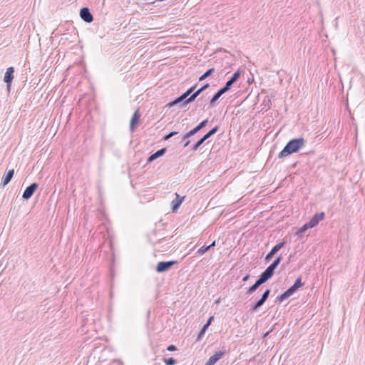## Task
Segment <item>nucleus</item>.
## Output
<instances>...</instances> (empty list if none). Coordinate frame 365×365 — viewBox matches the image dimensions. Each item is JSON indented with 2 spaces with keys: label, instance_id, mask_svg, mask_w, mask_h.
I'll return each instance as SVG.
<instances>
[{
  "label": "nucleus",
  "instance_id": "37",
  "mask_svg": "<svg viewBox=\"0 0 365 365\" xmlns=\"http://www.w3.org/2000/svg\"><path fill=\"white\" fill-rule=\"evenodd\" d=\"M304 233V232L303 231H301V230H300V229H299V230H297V232H296V235H298V236H300V237H301V236H302V235H303Z\"/></svg>",
  "mask_w": 365,
  "mask_h": 365
},
{
  "label": "nucleus",
  "instance_id": "5",
  "mask_svg": "<svg viewBox=\"0 0 365 365\" xmlns=\"http://www.w3.org/2000/svg\"><path fill=\"white\" fill-rule=\"evenodd\" d=\"M282 260V256L280 255L279 256L277 257L266 268L263 272L267 275L269 278H272L274 273V270L277 269V267L279 266L280 262Z\"/></svg>",
  "mask_w": 365,
  "mask_h": 365
},
{
  "label": "nucleus",
  "instance_id": "27",
  "mask_svg": "<svg viewBox=\"0 0 365 365\" xmlns=\"http://www.w3.org/2000/svg\"><path fill=\"white\" fill-rule=\"evenodd\" d=\"M210 250L209 249V247L208 246H206V245H204V246H202L197 252V253L200 255H204L205 253H206L207 252H208Z\"/></svg>",
  "mask_w": 365,
  "mask_h": 365
},
{
  "label": "nucleus",
  "instance_id": "21",
  "mask_svg": "<svg viewBox=\"0 0 365 365\" xmlns=\"http://www.w3.org/2000/svg\"><path fill=\"white\" fill-rule=\"evenodd\" d=\"M219 130V126L216 125L214 128H212L210 130H209L206 134H205L202 138L203 140H206L209 138H210L212 135L215 134Z\"/></svg>",
  "mask_w": 365,
  "mask_h": 365
},
{
  "label": "nucleus",
  "instance_id": "28",
  "mask_svg": "<svg viewBox=\"0 0 365 365\" xmlns=\"http://www.w3.org/2000/svg\"><path fill=\"white\" fill-rule=\"evenodd\" d=\"M231 88H232V86H230V84H228L226 82L225 86L220 88V91H221L222 93L224 94L226 92H227L228 91H230Z\"/></svg>",
  "mask_w": 365,
  "mask_h": 365
},
{
  "label": "nucleus",
  "instance_id": "15",
  "mask_svg": "<svg viewBox=\"0 0 365 365\" xmlns=\"http://www.w3.org/2000/svg\"><path fill=\"white\" fill-rule=\"evenodd\" d=\"M14 175V169L6 171L2 177L1 182V186L5 187L7 184H9L10 182V181L11 180Z\"/></svg>",
  "mask_w": 365,
  "mask_h": 365
},
{
  "label": "nucleus",
  "instance_id": "14",
  "mask_svg": "<svg viewBox=\"0 0 365 365\" xmlns=\"http://www.w3.org/2000/svg\"><path fill=\"white\" fill-rule=\"evenodd\" d=\"M175 198L171 202L172 212H176L181 205L185 197H181L179 194L175 193Z\"/></svg>",
  "mask_w": 365,
  "mask_h": 365
},
{
  "label": "nucleus",
  "instance_id": "6",
  "mask_svg": "<svg viewBox=\"0 0 365 365\" xmlns=\"http://www.w3.org/2000/svg\"><path fill=\"white\" fill-rule=\"evenodd\" d=\"M286 241L283 240L282 242L275 245L265 256L264 262L266 263L270 262L272 259L274 257V256L277 253V252H279L280 249L284 247Z\"/></svg>",
  "mask_w": 365,
  "mask_h": 365
},
{
  "label": "nucleus",
  "instance_id": "30",
  "mask_svg": "<svg viewBox=\"0 0 365 365\" xmlns=\"http://www.w3.org/2000/svg\"><path fill=\"white\" fill-rule=\"evenodd\" d=\"M179 132L178 131H172L170 132V133H168V135H165L163 138V140H169L170 138L176 135Z\"/></svg>",
  "mask_w": 365,
  "mask_h": 365
},
{
  "label": "nucleus",
  "instance_id": "34",
  "mask_svg": "<svg viewBox=\"0 0 365 365\" xmlns=\"http://www.w3.org/2000/svg\"><path fill=\"white\" fill-rule=\"evenodd\" d=\"M167 350L170 351H174L177 350V347L175 345L171 344L167 347Z\"/></svg>",
  "mask_w": 365,
  "mask_h": 365
},
{
  "label": "nucleus",
  "instance_id": "19",
  "mask_svg": "<svg viewBox=\"0 0 365 365\" xmlns=\"http://www.w3.org/2000/svg\"><path fill=\"white\" fill-rule=\"evenodd\" d=\"M223 95L220 89L213 95L209 101L208 108H212L215 106L217 101Z\"/></svg>",
  "mask_w": 365,
  "mask_h": 365
},
{
  "label": "nucleus",
  "instance_id": "25",
  "mask_svg": "<svg viewBox=\"0 0 365 365\" xmlns=\"http://www.w3.org/2000/svg\"><path fill=\"white\" fill-rule=\"evenodd\" d=\"M205 141V140H203V138L202 137L195 144L192 145L191 150L192 151H196Z\"/></svg>",
  "mask_w": 365,
  "mask_h": 365
},
{
  "label": "nucleus",
  "instance_id": "32",
  "mask_svg": "<svg viewBox=\"0 0 365 365\" xmlns=\"http://www.w3.org/2000/svg\"><path fill=\"white\" fill-rule=\"evenodd\" d=\"M257 289L256 288V287L254 284H252L251 287L248 288L247 291L246 292V294L250 295L252 293H254Z\"/></svg>",
  "mask_w": 365,
  "mask_h": 365
},
{
  "label": "nucleus",
  "instance_id": "22",
  "mask_svg": "<svg viewBox=\"0 0 365 365\" xmlns=\"http://www.w3.org/2000/svg\"><path fill=\"white\" fill-rule=\"evenodd\" d=\"M265 301H263L262 298H260L259 300H257L255 304H253L251 306L250 311L255 312L257 311L259 307H261L264 304Z\"/></svg>",
  "mask_w": 365,
  "mask_h": 365
},
{
  "label": "nucleus",
  "instance_id": "8",
  "mask_svg": "<svg viewBox=\"0 0 365 365\" xmlns=\"http://www.w3.org/2000/svg\"><path fill=\"white\" fill-rule=\"evenodd\" d=\"M210 87L209 83H205L196 91H193L187 100L184 103L185 104H190L195 101V99L199 96L203 91L207 89Z\"/></svg>",
  "mask_w": 365,
  "mask_h": 365
},
{
  "label": "nucleus",
  "instance_id": "9",
  "mask_svg": "<svg viewBox=\"0 0 365 365\" xmlns=\"http://www.w3.org/2000/svg\"><path fill=\"white\" fill-rule=\"evenodd\" d=\"M14 68L11 66L6 69L4 76V81L6 83L7 89L9 91L14 79Z\"/></svg>",
  "mask_w": 365,
  "mask_h": 365
},
{
  "label": "nucleus",
  "instance_id": "3",
  "mask_svg": "<svg viewBox=\"0 0 365 365\" xmlns=\"http://www.w3.org/2000/svg\"><path fill=\"white\" fill-rule=\"evenodd\" d=\"M303 285L304 283L302 282L301 277H298L290 287L277 297V299L280 302H284L294 294L297 290Z\"/></svg>",
  "mask_w": 365,
  "mask_h": 365
},
{
  "label": "nucleus",
  "instance_id": "26",
  "mask_svg": "<svg viewBox=\"0 0 365 365\" xmlns=\"http://www.w3.org/2000/svg\"><path fill=\"white\" fill-rule=\"evenodd\" d=\"M163 361L166 365H175L177 363V360L173 357L164 358Z\"/></svg>",
  "mask_w": 365,
  "mask_h": 365
},
{
  "label": "nucleus",
  "instance_id": "39",
  "mask_svg": "<svg viewBox=\"0 0 365 365\" xmlns=\"http://www.w3.org/2000/svg\"><path fill=\"white\" fill-rule=\"evenodd\" d=\"M270 332H271V331L266 332V333L264 334V337H267V336L269 334V333H270Z\"/></svg>",
  "mask_w": 365,
  "mask_h": 365
},
{
  "label": "nucleus",
  "instance_id": "23",
  "mask_svg": "<svg viewBox=\"0 0 365 365\" xmlns=\"http://www.w3.org/2000/svg\"><path fill=\"white\" fill-rule=\"evenodd\" d=\"M215 71L214 68H211L207 69L200 78L199 81H202L210 76H211Z\"/></svg>",
  "mask_w": 365,
  "mask_h": 365
},
{
  "label": "nucleus",
  "instance_id": "24",
  "mask_svg": "<svg viewBox=\"0 0 365 365\" xmlns=\"http://www.w3.org/2000/svg\"><path fill=\"white\" fill-rule=\"evenodd\" d=\"M207 329H208V327L207 326H205V325L202 326V327L201 328L200 331H199V333L197 334V336L196 339L197 341H200L202 339V337L204 336Z\"/></svg>",
  "mask_w": 365,
  "mask_h": 365
},
{
  "label": "nucleus",
  "instance_id": "17",
  "mask_svg": "<svg viewBox=\"0 0 365 365\" xmlns=\"http://www.w3.org/2000/svg\"><path fill=\"white\" fill-rule=\"evenodd\" d=\"M166 151H167V148H163L157 150L156 152H155L154 153L151 154L148 158L147 162L148 163H151V162L154 161L157 158H158L163 156V155H165Z\"/></svg>",
  "mask_w": 365,
  "mask_h": 365
},
{
  "label": "nucleus",
  "instance_id": "2",
  "mask_svg": "<svg viewBox=\"0 0 365 365\" xmlns=\"http://www.w3.org/2000/svg\"><path fill=\"white\" fill-rule=\"evenodd\" d=\"M196 87H197V84H195L193 86H191L185 93H183L182 95H180L179 97H178L175 100L169 102L166 106L168 108H171L175 106H178L179 108H180L186 107L188 104H185L184 103L187 100V98L190 97V96L192 94V93L195 90Z\"/></svg>",
  "mask_w": 365,
  "mask_h": 365
},
{
  "label": "nucleus",
  "instance_id": "35",
  "mask_svg": "<svg viewBox=\"0 0 365 365\" xmlns=\"http://www.w3.org/2000/svg\"><path fill=\"white\" fill-rule=\"evenodd\" d=\"M213 319H214V317H209V319H207V322L204 325H205L207 327H209L210 326Z\"/></svg>",
  "mask_w": 365,
  "mask_h": 365
},
{
  "label": "nucleus",
  "instance_id": "13",
  "mask_svg": "<svg viewBox=\"0 0 365 365\" xmlns=\"http://www.w3.org/2000/svg\"><path fill=\"white\" fill-rule=\"evenodd\" d=\"M225 351H216L212 356H211L204 365H214L217 361H219L225 354Z\"/></svg>",
  "mask_w": 365,
  "mask_h": 365
},
{
  "label": "nucleus",
  "instance_id": "1",
  "mask_svg": "<svg viewBox=\"0 0 365 365\" xmlns=\"http://www.w3.org/2000/svg\"><path fill=\"white\" fill-rule=\"evenodd\" d=\"M305 140L303 138H293L287 142L284 148L278 154L279 159L284 158L289 155L297 153L305 145Z\"/></svg>",
  "mask_w": 365,
  "mask_h": 365
},
{
  "label": "nucleus",
  "instance_id": "7",
  "mask_svg": "<svg viewBox=\"0 0 365 365\" xmlns=\"http://www.w3.org/2000/svg\"><path fill=\"white\" fill-rule=\"evenodd\" d=\"M177 263V261H161L157 264L155 271L158 273H162L169 270L174 264Z\"/></svg>",
  "mask_w": 365,
  "mask_h": 365
},
{
  "label": "nucleus",
  "instance_id": "12",
  "mask_svg": "<svg viewBox=\"0 0 365 365\" xmlns=\"http://www.w3.org/2000/svg\"><path fill=\"white\" fill-rule=\"evenodd\" d=\"M325 214L324 212L316 213L312 217V218L307 222L308 224H309L311 227L313 228L315 226H317L320 221L323 220Z\"/></svg>",
  "mask_w": 365,
  "mask_h": 365
},
{
  "label": "nucleus",
  "instance_id": "31",
  "mask_svg": "<svg viewBox=\"0 0 365 365\" xmlns=\"http://www.w3.org/2000/svg\"><path fill=\"white\" fill-rule=\"evenodd\" d=\"M271 292V290L269 289H267L264 293L262 294L261 298L262 299L263 301H267V298L269 297V294Z\"/></svg>",
  "mask_w": 365,
  "mask_h": 365
},
{
  "label": "nucleus",
  "instance_id": "33",
  "mask_svg": "<svg viewBox=\"0 0 365 365\" xmlns=\"http://www.w3.org/2000/svg\"><path fill=\"white\" fill-rule=\"evenodd\" d=\"M312 228L309 224L308 222H306L302 227H301L299 229L301 231H303L304 232L307 230L308 229Z\"/></svg>",
  "mask_w": 365,
  "mask_h": 365
},
{
  "label": "nucleus",
  "instance_id": "18",
  "mask_svg": "<svg viewBox=\"0 0 365 365\" xmlns=\"http://www.w3.org/2000/svg\"><path fill=\"white\" fill-rule=\"evenodd\" d=\"M270 278L267 277L263 272L259 275V278L256 280L254 285L258 289L262 284L267 282Z\"/></svg>",
  "mask_w": 365,
  "mask_h": 365
},
{
  "label": "nucleus",
  "instance_id": "38",
  "mask_svg": "<svg viewBox=\"0 0 365 365\" xmlns=\"http://www.w3.org/2000/svg\"><path fill=\"white\" fill-rule=\"evenodd\" d=\"M215 246V241H213L210 245H208L209 249L210 250L211 247Z\"/></svg>",
  "mask_w": 365,
  "mask_h": 365
},
{
  "label": "nucleus",
  "instance_id": "40",
  "mask_svg": "<svg viewBox=\"0 0 365 365\" xmlns=\"http://www.w3.org/2000/svg\"><path fill=\"white\" fill-rule=\"evenodd\" d=\"M164 240H165V238H162L157 243H160V242H163Z\"/></svg>",
  "mask_w": 365,
  "mask_h": 365
},
{
  "label": "nucleus",
  "instance_id": "20",
  "mask_svg": "<svg viewBox=\"0 0 365 365\" xmlns=\"http://www.w3.org/2000/svg\"><path fill=\"white\" fill-rule=\"evenodd\" d=\"M240 75H241V72L240 70L235 71L232 74V77L227 81V83L228 84H230V86H232L235 82H237L238 81V79L240 77Z\"/></svg>",
  "mask_w": 365,
  "mask_h": 365
},
{
  "label": "nucleus",
  "instance_id": "11",
  "mask_svg": "<svg viewBox=\"0 0 365 365\" xmlns=\"http://www.w3.org/2000/svg\"><path fill=\"white\" fill-rule=\"evenodd\" d=\"M81 18L86 23H91L93 21V16L88 7H83L80 10Z\"/></svg>",
  "mask_w": 365,
  "mask_h": 365
},
{
  "label": "nucleus",
  "instance_id": "36",
  "mask_svg": "<svg viewBox=\"0 0 365 365\" xmlns=\"http://www.w3.org/2000/svg\"><path fill=\"white\" fill-rule=\"evenodd\" d=\"M250 274H247L245 276L243 277L242 281L247 282L250 279Z\"/></svg>",
  "mask_w": 365,
  "mask_h": 365
},
{
  "label": "nucleus",
  "instance_id": "10",
  "mask_svg": "<svg viewBox=\"0 0 365 365\" xmlns=\"http://www.w3.org/2000/svg\"><path fill=\"white\" fill-rule=\"evenodd\" d=\"M38 187V184L37 182H33L30 185H29L23 192L22 197L24 200L30 199L34 193L36 192L37 188Z\"/></svg>",
  "mask_w": 365,
  "mask_h": 365
},
{
  "label": "nucleus",
  "instance_id": "4",
  "mask_svg": "<svg viewBox=\"0 0 365 365\" xmlns=\"http://www.w3.org/2000/svg\"><path fill=\"white\" fill-rule=\"evenodd\" d=\"M207 123H208V119L207 118V119L201 121L197 126H195L194 128H192V130H190L189 132H187V133H185L183 135L182 140L185 141V144L183 145L184 148H186L190 144V141L188 139L190 137H192V135H195L201 129L205 128L207 125Z\"/></svg>",
  "mask_w": 365,
  "mask_h": 365
},
{
  "label": "nucleus",
  "instance_id": "29",
  "mask_svg": "<svg viewBox=\"0 0 365 365\" xmlns=\"http://www.w3.org/2000/svg\"><path fill=\"white\" fill-rule=\"evenodd\" d=\"M231 88H232V86H230V84H228L226 82L225 86L220 88V91H221L222 93L224 94L226 92H227L228 91H230Z\"/></svg>",
  "mask_w": 365,
  "mask_h": 365
},
{
  "label": "nucleus",
  "instance_id": "16",
  "mask_svg": "<svg viewBox=\"0 0 365 365\" xmlns=\"http://www.w3.org/2000/svg\"><path fill=\"white\" fill-rule=\"evenodd\" d=\"M140 115L139 113V110H136L134 113L133 114V116L130 119V131H134L137 125L138 124L139 120H140Z\"/></svg>",
  "mask_w": 365,
  "mask_h": 365
}]
</instances>
